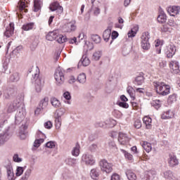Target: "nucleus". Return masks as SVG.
Segmentation results:
<instances>
[{
  "mask_svg": "<svg viewBox=\"0 0 180 180\" xmlns=\"http://www.w3.org/2000/svg\"><path fill=\"white\" fill-rule=\"evenodd\" d=\"M153 85L157 94L162 96H167L171 91V86L162 82H153Z\"/></svg>",
  "mask_w": 180,
  "mask_h": 180,
  "instance_id": "nucleus-1",
  "label": "nucleus"
},
{
  "mask_svg": "<svg viewBox=\"0 0 180 180\" xmlns=\"http://www.w3.org/2000/svg\"><path fill=\"white\" fill-rule=\"evenodd\" d=\"M4 124H0V146L4 144L11 139V135L8 132L9 130L4 128Z\"/></svg>",
  "mask_w": 180,
  "mask_h": 180,
  "instance_id": "nucleus-2",
  "label": "nucleus"
},
{
  "mask_svg": "<svg viewBox=\"0 0 180 180\" xmlns=\"http://www.w3.org/2000/svg\"><path fill=\"white\" fill-rule=\"evenodd\" d=\"M54 78L58 85H63L65 77H64V69L61 67H58L54 73Z\"/></svg>",
  "mask_w": 180,
  "mask_h": 180,
  "instance_id": "nucleus-3",
  "label": "nucleus"
},
{
  "mask_svg": "<svg viewBox=\"0 0 180 180\" xmlns=\"http://www.w3.org/2000/svg\"><path fill=\"white\" fill-rule=\"evenodd\" d=\"M4 167L6 169L7 174V179L15 180L16 176H15V173L13 172V167L12 166V162L11 160H7L4 163Z\"/></svg>",
  "mask_w": 180,
  "mask_h": 180,
  "instance_id": "nucleus-4",
  "label": "nucleus"
},
{
  "mask_svg": "<svg viewBox=\"0 0 180 180\" xmlns=\"http://www.w3.org/2000/svg\"><path fill=\"white\" fill-rule=\"evenodd\" d=\"M22 106V102L20 100H15L13 103L10 102L6 104L5 108L6 111L7 113H13L18 108Z\"/></svg>",
  "mask_w": 180,
  "mask_h": 180,
  "instance_id": "nucleus-5",
  "label": "nucleus"
},
{
  "mask_svg": "<svg viewBox=\"0 0 180 180\" xmlns=\"http://www.w3.org/2000/svg\"><path fill=\"white\" fill-rule=\"evenodd\" d=\"M101 169L103 172H106V174H110L113 171V165L111 163L108 162L106 160H102L99 162Z\"/></svg>",
  "mask_w": 180,
  "mask_h": 180,
  "instance_id": "nucleus-6",
  "label": "nucleus"
},
{
  "mask_svg": "<svg viewBox=\"0 0 180 180\" xmlns=\"http://www.w3.org/2000/svg\"><path fill=\"white\" fill-rule=\"evenodd\" d=\"M33 81L35 82V90L37 92H41V88L43 86V83L41 82V78H40L39 72H37L32 75Z\"/></svg>",
  "mask_w": 180,
  "mask_h": 180,
  "instance_id": "nucleus-7",
  "label": "nucleus"
},
{
  "mask_svg": "<svg viewBox=\"0 0 180 180\" xmlns=\"http://www.w3.org/2000/svg\"><path fill=\"white\" fill-rule=\"evenodd\" d=\"M175 53H176V47L174 45H169L165 49V54L167 58H172L175 56Z\"/></svg>",
  "mask_w": 180,
  "mask_h": 180,
  "instance_id": "nucleus-8",
  "label": "nucleus"
},
{
  "mask_svg": "<svg viewBox=\"0 0 180 180\" xmlns=\"http://www.w3.org/2000/svg\"><path fill=\"white\" fill-rule=\"evenodd\" d=\"M82 161L85 162L86 165H94L95 164V158L90 154H84L82 157Z\"/></svg>",
  "mask_w": 180,
  "mask_h": 180,
  "instance_id": "nucleus-9",
  "label": "nucleus"
},
{
  "mask_svg": "<svg viewBox=\"0 0 180 180\" xmlns=\"http://www.w3.org/2000/svg\"><path fill=\"white\" fill-rule=\"evenodd\" d=\"M15 33V24L13 22H10L9 25L6 27L4 32V36L6 37H12Z\"/></svg>",
  "mask_w": 180,
  "mask_h": 180,
  "instance_id": "nucleus-10",
  "label": "nucleus"
},
{
  "mask_svg": "<svg viewBox=\"0 0 180 180\" xmlns=\"http://www.w3.org/2000/svg\"><path fill=\"white\" fill-rule=\"evenodd\" d=\"M50 11L52 12L57 11L58 13H63L64 9L63 8V6H60V4L58 1H54L49 6Z\"/></svg>",
  "mask_w": 180,
  "mask_h": 180,
  "instance_id": "nucleus-11",
  "label": "nucleus"
},
{
  "mask_svg": "<svg viewBox=\"0 0 180 180\" xmlns=\"http://www.w3.org/2000/svg\"><path fill=\"white\" fill-rule=\"evenodd\" d=\"M64 32L67 33H71L72 32H75L77 30V25H75V22H70L65 25L63 28Z\"/></svg>",
  "mask_w": 180,
  "mask_h": 180,
  "instance_id": "nucleus-12",
  "label": "nucleus"
},
{
  "mask_svg": "<svg viewBox=\"0 0 180 180\" xmlns=\"http://www.w3.org/2000/svg\"><path fill=\"white\" fill-rule=\"evenodd\" d=\"M169 68L172 70L174 74H179L180 70H179V62L176 60H172L169 62Z\"/></svg>",
  "mask_w": 180,
  "mask_h": 180,
  "instance_id": "nucleus-13",
  "label": "nucleus"
},
{
  "mask_svg": "<svg viewBox=\"0 0 180 180\" xmlns=\"http://www.w3.org/2000/svg\"><path fill=\"white\" fill-rule=\"evenodd\" d=\"M167 11L170 16H176L180 12V7L176 6H169L167 8Z\"/></svg>",
  "mask_w": 180,
  "mask_h": 180,
  "instance_id": "nucleus-14",
  "label": "nucleus"
},
{
  "mask_svg": "<svg viewBox=\"0 0 180 180\" xmlns=\"http://www.w3.org/2000/svg\"><path fill=\"white\" fill-rule=\"evenodd\" d=\"M145 78L143 72L139 73L134 79V84L135 85H143Z\"/></svg>",
  "mask_w": 180,
  "mask_h": 180,
  "instance_id": "nucleus-15",
  "label": "nucleus"
},
{
  "mask_svg": "<svg viewBox=\"0 0 180 180\" xmlns=\"http://www.w3.org/2000/svg\"><path fill=\"white\" fill-rule=\"evenodd\" d=\"M118 141L120 144L124 146V144L129 142V137L127 136V134L120 132L118 136Z\"/></svg>",
  "mask_w": 180,
  "mask_h": 180,
  "instance_id": "nucleus-16",
  "label": "nucleus"
},
{
  "mask_svg": "<svg viewBox=\"0 0 180 180\" xmlns=\"http://www.w3.org/2000/svg\"><path fill=\"white\" fill-rule=\"evenodd\" d=\"M89 64H91L89 58H87L86 55H83L78 63V67H79V65H82L83 67H88Z\"/></svg>",
  "mask_w": 180,
  "mask_h": 180,
  "instance_id": "nucleus-17",
  "label": "nucleus"
},
{
  "mask_svg": "<svg viewBox=\"0 0 180 180\" xmlns=\"http://www.w3.org/2000/svg\"><path fill=\"white\" fill-rule=\"evenodd\" d=\"M58 36V30H55L53 32H50L46 34V40H49V41H53V40H56L57 37Z\"/></svg>",
  "mask_w": 180,
  "mask_h": 180,
  "instance_id": "nucleus-18",
  "label": "nucleus"
},
{
  "mask_svg": "<svg viewBox=\"0 0 180 180\" xmlns=\"http://www.w3.org/2000/svg\"><path fill=\"white\" fill-rule=\"evenodd\" d=\"M112 34V27H108L103 33V38L104 41H109L110 36Z\"/></svg>",
  "mask_w": 180,
  "mask_h": 180,
  "instance_id": "nucleus-19",
  "label": "nucleus"
},
{
  "mask_svg": "<svg viewBox=\"0 0 180 180\" xmlns=\"http://www.w3.org/2000/svg\"><path fill=\"white\" fill-rule=\"evenodd\" d=\"M27 129V127L26 125H22L20 127V131H19V137L21 140H25L27 137L26 135V129Z\"/></svg>",
  "mask_w": 180,
  "mask_h": 180,
  "instance_id": "nucleus-20",
  "label": "nucleus"
},
{
  "mask_svg": "<svg viewBox=\"0 0 180 180\" xmlns=\"http://www.w3.org/2000/svg\"><path fill=\"white\" fill-rule=\"evenodd\" d=\"M143 122L146 126V129H151V127H153V125L151 124L153 122V120L151 119V117L148 116H145L143 118Z\"/></svg>",
  "mask_w": 180,
  "mask_h": 180,
  "instance_id": "nucleus-21",
  "label": "nucleus"
},
{
  "mask_svg": "<svg viewBox=\"0 0 180 180\" xmlns=\"http://www.w3.org/2000/svg\"><path fill=\"white\" fill-rule=\"evenodd\" d=\"M43 5V2L41 0H34V12H39L41 9V6Z\"/></svg>",
  "mask_w": 180,
  "mask_h": 180,
  "instance_id": "nucleus-22",
  "label": "nucleus"
},
{
  "mask_svg": "<svg viewBox=\"0 0 180 180\" xmlns=\"http://www.w3.org/2000/svg\"><path fill=\"white\" fill-rule=\"evenodd\" d=\"M174 116V112L171 111V110H168L167 111L164 112L162 114V119L167 120V119H172Z\"/></svg>",
  "mask_w": 180,
  "mask_h": 180,
  "instance_id": "nucleus-23",
  "label": "nucleus"
},
{
  "mask_svg": "<svg viewBox=\"0 0 180 180\" xmlns=\"http://www.w3.org/2000/svg\"><path fill=\"white\" fill-rule=\"evenodd\" d=\"M169 167L174 168V167H176V165H179V161H178L176 156L171 157L169 160Z\"/></svg>",
  "mask_w": 180,
  "mask_h": 180,
  "instance_id": "nucleus-24",
  "label": "nucleus"
},
{
  "mask_svg": "<svg viewBox=\"0 0 180 180\" xmlns=\"http://www.w3.org/2000/svg\"><path fill=\"white\" fill-rule=\"evenodd\" d=\"M108 148L111 153H117V146L115 141H111L108 143Z\"/></svg>",
  "mask_w": 180,
  "mask_h": 180,
  "instance_id": "nucleus-25",
  "label": "nucleus"
},
{
  "mask_svg": "<svg viewBox=\"0 0 180 180\" xmlns=\"http://www.w3.org/2000/svg\"><path fill=\"white\" fill-rule=\"evenodd\" d=\"M158 22H159V23H165V22H167V15L164 11H162L158 15Z\"/></svg>",
  "mask_w": 180,
  "mask_h": 180,
  "instance_id": "nucleus-26",
  "label": "nucleus"
},
{
  "mask_svg": "<svg viewBox=\"0 0 180 180\" xmlns=\"http://www.w3.org/2000/svg\"><path fill=\"white\" fill-rule=\"evenodd\" d=\"M125 174L129 180L137 179V176L136 175V174H134L133 172H131V170H127Z\"/></svg>",
  "mask_w": 180,
  "mask_h": 180,
  "instance_id": "nucleus-27",
  "label": "nucleus"
},
{
  "mask_svg": "<svg viewBox=\"0 0 180 180\" xmlns=\"http://www.w3.org/2000/svg\"><path fill=\"white\" fill-rule=\"evenodd\" d=\"M77 81L79 84H85V82H86V75H85V73L79 74L77 77Z\"/></svg>",
  "mask_w": 180,
  "mask_h": 180,
  "instance_id": "nucleus-28",
  "label": "nucleus"
},
{
  "mask_svg": "<svg viewBox=\"0 0 180 180\" xmlns=\"http://www.w3.org/2000/svg\"><path fill=\"white\" fill-rule=\"evenodd\" d=\"M15 91L13 89H8L4 94V98L5 99H11L12 98V95H13Z\"/></svg>",
  "mask_w": 180,
  "mask_h": 180,
  "instance_id": "nucleus-29",
  "label": "nucleus"
},
{
  "mask_svg": "<svg viewBox=\"0 0 180 180\" xmlns=\"http://www.w3.org/2000/svg\"><path fill=\"white\" fill-rule=\"evenodd\" d=\"M79 144L76 143L75 147H74L72 150V155H73L74 157H78L79 155Z\"/></svg>",
  "mask_w": 180,
  "mask_h": 180,
  "instance_id": "nucleus-30",
  "label": "nucleus"
},
{
  "mask_svg": "<svg viewBox=\"0 0 180 180\" xmlns=\"http://www.w3.org/2000/svg\"><path fill=\"white\" fill-rule=\"evenodd\" d=\"M164 177L165 179L171 180L174 178V174H172V172L171 170H167L163 172Z\"/></svg>",
  "mask_w": 180,
  "mask_h": 180,
  "instance_id": "nucleus-31",
  "label": "nucleus"
},
{
  "mask_svg": "<svg viewBox=\"0 0 180 180\" xmlns=\"http://www.w3.org/2000/svg\"><path fill=\"white\" fill-rule=\"evenodd\" d=\"M20 79V77L18 72L13 73L10 77V81L11 82H18Z\"/></svg>",
  "mask_w": 180,
  "mask_h": 180,
  "instance_id": "nucleus-32",
  "label": "nucleus"
},
{
  "mask_svg": "<svg viewBox=\"0 0 180 180\" xmlns=\"http://www.w3.org/2000/svg\"><path fill=\"white\" fill-rule=\"evenodd\" d=\"M56 41H58L59 44H63V43H65V41H67V37L58 34Z\"/></svg>",
  "mask_w": 180,
  "mask_h": 180,
  "instance_id": "nucleus-33",
  "label": "nucleus"
},
{
  "mask_svg": "<svg viewBox=\"0 0 180 180\" xmlns=\"http://www.w3.org/2000/svg\"><path fill=\"white\" fill-rule=\"evenodd\" d=\"M90 176L92 179H96L98 176H99V169H92L90 172Z\"/></svg>",
  "mask_w": 180,
  "mask_h": 180,
  "instance_id": "nucleus-34",
  "label": "nucleus"
},
{
  "mask_svg": "<svg viewBox=\"0 0 180 180\" xmlns=\"http://www.w3.org/2000/svg\"><path fill=\"white\" fill-rule=\"evenodd\" d=\"M47 105H49V98H44L39 103V108L41 109H46L47 108Z\"/></svg>",
  "mask_w": 180,
  "mask_h": 180,
  "instance_id": "nucleus-35",
  "label": "nucleus"
},
{
  "mask_svg": "<svg viewBox=\"0 0 180 180\" xmlns=\"http://www.w3.org/2000/svg\"><path fill=\"white\" fill-rule=\"evenodd\" d=\"M91 39L92 41L96 43V44H99V43H101V41L102 40V38H101V37L98 34H92L91 36Z\"/></svg>",
  "mask_w": 180,
  "mask_h": 180,
  "instance_id": "nucleus-36",
  "label": "nucleus"
},
{
  "mask_svg": "<svg viewBox=\"0 0 180 180\" xmlns=\"http://www.w3.org/2000/svg\"><path fill=\"white\" fill-rule=\"evenodd\" d=\"M51 103L54 108H60L61 103L56 98H52L51 99Z\"/></svg>",
  "mask_w": 180,
  "mask_h": 180,
  "instance_id": "nucleus-37",
  "label": "nucleus"
},
{
  "mask_svg": "<svg viewBox=\"0 0 180 180\" xmlns=\"http://www.w3.org/2000/svg\"><path fill=\"white\" fill-rule=\"evenodd\" d=\"M34 27V22H29L22 25V30H32Z\"/></svg>",
  "mask_w": 180,
  "mask_h": 180,
  "instance_id": "nucleus-38",
  "label": "nucleus"
},
{
  "mask_svg": "<svg viewBox=\"0 0 180 180\" xmlns=\"http://www.w3.org/2000/svg\"><path fill=\"white\" fill-rule=\"evenodd\" d=\"M141 42H146L149 41L150 40V32H146L142 34V36L141 37Z\"/></svg>",
  "mask_w": 180,
  "mask_h": 180,
  "instance_id": "nucleus-39",
  "label": "nucleus"
},
{
  "mask_svg": "<svg viewBox=\"0 0 180 180\" xmlns=\"http://www.w3.org/2000/svg\"><path fill=\"white\" fill-rule=\"evenodd\" d=\"M64 113H65V108H60L56 110L55 116L56 117H61L62 116H64Z\"/></svg>",
  "mask_w": 180,
  "mask_h": 180,
  "instance_id": "nucleus-40",
  "label": "nucleus"
},
{
  "mask_svg": "<svg viewBox=\"0 0 180 180\" xmlns=\"http://www.w3.org/2000/svg\"><path fill=\"white\" fill-rule=\"evenodd\" d=\"M151 105L153 106L155 109L158 110L161 108V101L154 100L151 102Z\"/></svg>",
  "mask_w": 180,
  "mask_h": 180,
  "instance_id": "nucleus-41",
  "label": "nucleus"
},
{
  "mask_svg": "<svg viewBox=\"0 0 180 180\" xmlns=\"http://www.w3.org/2000/svg\"><path fill=\"white\" fill-rule=\"evenodd\" d=\"M127 92L129 94V96L134 101L136 96H134V89L132 86H128L127 89Z\"/></svg>",
  "mask_w": 180,
  "mask_h": 180,
  "instance_id": "nucleus-42",
  "label": "nucleus"
},
{
  "mask_svg": "<svg viewBox=\"0 0 180 180\" xmlns=\"http://www.w3.org/2000/svg\"><path fill=\"white\" fill-rule=\"evenodd\" d=\"M120 151L124 153L126 160H128V161H133V155L129 153L127 151L123 149H120Z\"/></svg>",
  "mask_w": 180,
  "mask_h": 180,
  "instance_id": "nucleus-43",
  "label": "nucleus"
},
{
  "mask_svg": "<svg viewBox=\"0 0 180 180\" xmlns=\"http://www.w3.org/2000/svg\"><path fill=\"white\" fill-rule=\"evenodd\" d=\"M25 119V114L23 113V111H19L15 115V120H18V122H22Z\"/></svg>",
  "mask_w": 180,
  "mask_h": 180,
  "instance_id": "nucleus-44",
  "label": "nucleus"
},
{
  "mask_svg": "<svg viewBox=\"0 0 180 180\" xmlns=\"http://www.w3.org/2000/svg\"><path fill=\"white\" fill-rule=\"evenodd\" d=\"M142 147L146 151V153H150L152 150L151 143L148 142H143Z\"/></svg>",
  "mask_w": 180,
  "mask_h": 180,
  "instance_id": "nucleus-45",
  "label": "nucleus"
},
{
  "mask_svg": "<svg viewBox=\"0 0 180 180\" xmlns=\"http://www.w3.org/2000/svg\"><path fill=\"white\" fill-rule=\"evenodd\" d=\"M161 41L160 40H157L155 42V50H156V53L157 54H161Z\"/></svg>",
  "mask_w": 180,
  "mask_h": 180,
  "instance_id": "nucleus-46",
  "label": "nucleus"
},
{
  "mask_svg": "<svg viewBox=\"0 0 180 180\" xmlns=\"http://www.w3.org/2000/svg\"><path fill=\"white\" fill-rule=\"evenodd\" d=\"M18 6L20 11H25V13L27 12V9H26V3H25L24 1L20 0V1L18 2Z\"/></svg>",
  "mask_w": 180,
  "mask_h": 180,
  "instance_id": "nucleus-47",
  "label": "nucleus"
},
{
  "mask_svg": "<svg viewBox=\"0 0 180 180\" xmlns=\"http://www.w3.org/2000/svg\"><path fill=\"white\" fill-rule=\"evenodd\" d=\"M101 56H102V52H101V51H97L94 52L93 54V60H95V61H98Z\"/></svg>",
  "mask_w": 180,
  "mask_h": 180,
  "instance_id": "nucleus-48",
  "label": "nucleus"
},
{
  "mask_svg": "<svg viewBox=\"0 0 180 180\" xmlns=\"http://www.w3.org/2000/svg\"><path fill=\"white\" fill-rule=\"evenodd\" d=\"M139 31V28H137L136 30V28H134L132 30H131L129 32H128V37L130 39V37H135L136 34H137V32Z\"/></svg>",
  "mask_w": 180,
  "mask_h": 180,
  "instance_id": "nucleus-49",
  "label": "nucleus"
},
{
  "mask_svg": "<svg viewBox=\"0 0 180 180\" xmlns=\"http://www.w3.org/2000/svg\"><path fill=\"white\" fill-rule=\"evenodd\" d=\"M141 46L143 50H150V47H151L150 41L141 42Z\"/></svg>",
  "mask_w": 180,
  "mask_h": 180,
  "instance_id": "nucleus-50",
  "label": "nucleus"
},
{
  "mask_svg": "<svg viewBox=\"0 0 180 180\" xmlns=\"http://www.w3.org/2000/svg\"><path fill=\"white\" fill-rule=\"evenodd\" d=\"M168 103H174V102H176V94H173L170 95L167 98Z\"/></svg>",
  "mask_w": 180,
  "mask_h": 180,
  "instance_id": "nucleus-51",
  "label": "nucleus"
},
{
  "mask_svg": "<svg viewBox=\"0 0 180 180\" xmlns=\"http://www.w3.org/2000/svg\"><path fill=\"white\" fill-rule=\"evenodd\" d=\"M66 164H68V165H70L71 167H74V165L77 164V159L68 158L66 160Z\"/></svg>",
  "mask_w": 180,
  "mask_h": 180,
  "instance_id": "nucleus-52",
  "label": "nucleus"
},
{
  "mask_svg": "<svg viewBox=\"0 0 180 180\" xmlns=\"http://www.w3.org/2000/svg\"><path fill=\"white\" fill-rule=\"evenodd\" d=\"M160 32L162 33H167V32H171V28L167 24H165L160 27Z\"/></svg>",
  "mask_w": 180,
  "mask_h": 180,
  "instance_id": "nucleus-53",
  "label": "nucleus"
},
{
  "mask_svg": "<svg viewBox=\"0 0 180 180\" xmlns=\"http://www.w3.org/2000/svg\"><path fill=\"white\" fill-rule=\"evenodd\" d=\"M41 143H44V139H39L34 141V147L39 148V146H41Z\"/></svg>",
  "mask_w": 180,
  "mask_h": 180,
  "instance_id": "nucleus-54",
  "label": "nucleus"
},
{
  "mask_svg": "<svg viewBox=\"0 0 180 180\" xmlns=\"http://www.w3.org/2000/svg\"><path fill=\"white\" fill-rule=\"evenodd\" d=\"M95 127H103L105 129L108 127V124L105 122H97L95 123Z\"/></svg>",
  "mask_w": 180,
  "mask_h": 180,
  "instance_id": "nucleus-55",
  "label": "nucleus"
},
{
  "mask_svg": "<svg viewBox=\"0 0 180 180\" xmlns=\"http://www.w3.org/2000/svg\"><path fill=\"white\" fill-rule=\"evenodd\" d=\"M55 124L56 129H60L61 127V117L55 116Z\"/></svg>",
  "mask_w": 180,
  "mask_h": 180,
  "instance_id": "nucleus-56",
  "label": "nucleus"
},
{
  "mask_svg": "<svg viewBox=\"0 0 180 180\" xmlns=\"http://www.w3.org/2000/svg\"><path fill=\"white\" fill-rule=\"evenodd\" d=\"M117 105L120 108H124V109H128L129 104L124 101H117Z\"/></svg>",
  "mask_w": 180,
  "mask_h": 180,
  "instance_id": "nucleus-57",
  "label": "nucleus"
},
{
  "mask_svg": "<svg viewBox=\"0 0 180 180\" xmlns=\"http://www.w3.org/2000/svg\"><path fill=\"white\" fill-rule=\"evenodd\" d=\"M23 171L25 170L22 167H18L15 173L16 176H20L23 174Z\"/></svg>",
  "mask_w": 180,
  "mask_h": 180,
  "instance_id": "nucleus-58",
  "label": "nucleus"
},
{
  "mask_svg": "<svg viewBox=\"0 0 180 180\" xmlns=\"http://www.w3.org/2000/svg\"><path fill=\"white\" fill-rule=\"evenodd\" d=\"M66 41L69 43V44H77V37H74L72 38H66Z\"/></svg>",
  "mask_w": 180,
  "mask_h": 180,
  "instance_id": "nucleus-59",
  "label": "nucleus"
},
{
  "mask_svg": "<svg viewBox=\"0 0 180 180\" xmlns=\"http://www.w3.org/2000/svg\"><path fill=\"white\" fill-rule=\"evenodd\" d=\"M159 67L160 68H165V67H167V60L163 59L159 60Z\"/></svg>",
  "mask_w": 180,
  "mask_h": 180,
  "instance_id": "nucleus-60",
  "label": "nucleus"
},
{
  "mask_svg": "<svg viewBox=\"0 0 180 180\" xmlns=\"http://www.w3.org/2000/svg\"><path fill=\"white\" fill-rule=\"evenodd\" d=\"M89 149L91 153H95L98 149V145L96 143H93L89 147Z\"/></svg>",
  "mask_w": 180,
  "mask_h": 180,
  "instance_id": "nucleus-61",
  "label": "nucleus"
},
{
  "mask_svg": "<svg viewBox=\"0 0 180 180\" xmlns=\"http://www.w3.org/2000/svg\"><path fill=\"white\" fill-rule=\"evenodd\" d=\"M167 25L169 27L171 26L172 27H174L175 29L178 27V24H176L175 21H174L173 20H169Z\"/></svg>",
  "mask_w": 180,
  "mask_h": 180,
  "instance_id": "nucleus-62",
  "label": "nucleus"
},
{
  "mask_svg": "<svg viewBox=\"0 0 180 180\" xmlns=\"http://www.w3.org/2000/svg\"><path fill=\"white\" fill-rule=\"evenodd\" d=\"M134 126L135 129H140L141 127V121L140 120H136L134 122Z\"/></svg>",
  "mask_w": 180,
  "mask_h": 180,
  "instance_id": "nucleus-63",
  "label": "nucleus"
},
{
  "mask_svg": "<svg viewBox=\"0 0 180 180\" xmlns=\"http://www.w3.org/2000/svg\"><path fill=\"white\" fill-rule=\"evenodd\" d=\"M14 162H22V158H19V155L15 154L13 157Z\"/></svg>",
  "mask_w": 180,
  "mask_h": 180,
  "instance_id": "nucleus-64",
  "label": "nucleus"
}]
</instances>
